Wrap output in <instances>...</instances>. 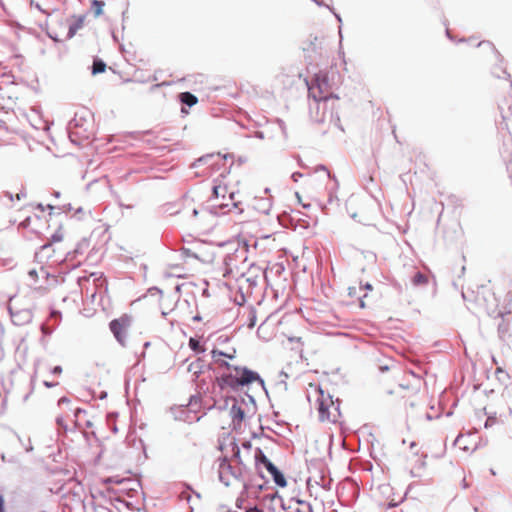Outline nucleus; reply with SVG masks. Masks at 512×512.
<instances>
[{
    "label": "nucleus",
    "mask_w": 512,
    "mask_h": 512,
    "mask_svg": "<svg viewBox=\"0 0 512 512\" xmlns=\"http://www.w3.org/2000/svg\"><path fill=\"white\" fill-rule=\"evenodd\" d=\"M467 309L478 319L490 317L497 319L502 315L499 301L495 294L485 287L478 288L476 292H462Z\"/></svg>",
    "instance_id": "1"
},
{
    "label": "nucleus",
    "mask_w": 512,
    "mask_h": 512,
    "mask_svg": "<svg viewBox=\"0 0 512 512\" xmlns=\"http://www.w3.org/2000/svg\"><path fill=\"white\" fill-rule=\"evenodd\" d=\"M308 401L310 407L317 411L319 420L322 422H336L340 416L339 401L326 393L322 388L310 386Z\"/></svg>",
    "instance_id": "2"
},
{
    "label": "nucleus",
    "mask_w": 512,
    "mask_h": 512,
    "mask_svg": "<svg viewBox=\"0 0 512 512\" xmlns=\"http://www.w3.org/2000/svg\"><path fill=\"white\" fill-rule=\"evenodd\" d=\"M262 382L260 376L247 368L233 366L228 371H223L216 378L218 386L223 389L237 390L239 387L249 385L253 382Z\"/></svg>",
    "instance_id": "3"
},
{
    "label": "nucleus",
    "mask_w": 512,
    "mask_h": 512,
    "mask_svg": "<svg viewBox=\"0 0 512 512\" xmlns=\"http://www.w3.org/2000/svg\"><path fill=\"white\" fill-rule=\"evenodd\" d=\"M316 81L318 86V95L313 93L311 88H309V97H312L313 99L312 102L309 103V112L311 118L316 123H324L327 120L330 107L335 106L336 102L339 100V97L333 93L324 94L318 76Z\"/></svg>",
    "instance_id": "4"
},
{
    "label": "nucleus",
    "mask_w": 512,
    "mask_h": 512,
    "mask_svg": "<svg viewBox=\"0 0 512 512\" xmlns=\"http://www.w3.org/2000/svg\"><path fill=\"white\" fill-rule=\"evenodd\" d=\"M107 484V492L111 498L118 501H124V496L133 497V492L136 491L135 486L137 483L130 478H108L104 480Z\"/></svg>",
    "instance_id": "5"
},
{
    "label": "nucleus",
    "mask_w": 512,
    "mask_h": 512,
    "mask_svg": "<svg viewBox=\"0 0 512 512\" xmlns=\"http://www.w3.org/2000/svg\"><path fill=\"white\" fill-rule=\"evenodd\" d=\"M243 467L237 466L227 458L219 459L218 474L220 481L226 486H233L240 482L244 474Z\"/></svg>",
    "instance_id": "6"
},
{
    "label": "nucleus",
    "mask_w": 512,
    "mask_h": 512,
    "mask_svg": "<svg viewBox=\"0 0 512 512\" xmlns=\"http://www.w3.org/2000/svg\"><path fill=\"white\" fill-rule=\"evenodd\" d=\"M98 295H100V301L98 305L101 306L103 316L109 318L113 315L111 308V299L108 295V282L103 273L98 274Z\"/></svg>",
    "instance_id": "7"
},
{
    "label": "nucleus",
    "mask_w": 512,
    "mask_h": 512,
    "mask_svg": "<svg viewBox=\"0 0 512 512\" xmlns=\"http://www.w3.org/2000/svg\"><path fill=\"white\" fill-rule=\"evenodd\" d=\"M87 115H90L94 120V114L91 111L82 110L81 112H76L74 118L69 122V138L74 144L82 145V142L79 140L80 131L73 132L72 127L83 128L87 123Z\"/></svg>",
    "instance_id": "8"
},
{
    "label": "nucleus",
    "mask_w": 512,
    "mask_h": 512,
    "mask_svg": "<svg viewBox=\"0 0 512 512\" xmlns=\"http://www.w3.org/2000/svg\"><path fill=\"white\" fill-rule=\"evenodd\" d=\"M110 329L122 345L127 343L130 338V322H110Z\"/></svg>",
    "instance_id": "9"
},
{
    "label": "nucleus",
    "mask_w": 512,
    "mask_h": 512,
    "mask_svg": "<svg viewBox=\"0 0 512 512\" xmlns=\"http://www.w3.org/2000/svg\"><path fill=\"white\" fill-rule=\"evenodd\" d=\"M216 181L217 180H214V183H216ZM227 193L229 194L228 195L229 200L232 201L231 207L232 208H238L240 202L233 201L235 193L233 191L228 192L227 185H223L222 186L221 184H214L213 187H212V194H211V197H210L209 200L218 199V198L225 199Z\"/></svg>",
    "instance_id": "10"
},
{
    "label": "nucleus",
    "mask_w": 512,
    "mask_h": 512,
    "mask_svg": "<svg viewBox=\"0 0 512 512\" xmlns=\"http://www.w3.org/2000/svg\"><path fill=\"white\" fill-rule=\"evenodd\" d=\"M303 345L304 342L301 336L290 335L287 336V341L283 343V349L285 351H293L295 355L302 358Z\"/></svg>",
    "instance_id": "11"
},
{
    "label": "nucleus",
    "mask_w": 512,
    "mask_h": 512,
    "mask_svg": "<svg viewBox=\"0 0 512 512\" xmlns=\"http://www.w3.org/2000/svg\"><path fill=\"white\" fill-rule=\"evenodd\" d=\"M242 447L247 451V456L246 457H242L241 451H240L239 447H236L234 449L233 458L230 461H232V463L237 465V466L243 467V470L245 471V469H246L245 459H250L251 443L250 442H244L242 444Z\"/></svg>",
    "instance_id": "12"
},
{
    "label": "nucleus",
    "mask_w": 512,
    "mask_h": 512,
    "mask_svg": "<svg viewBox=\"0 0 512 512\" xmlns=\"http://www.w3.org/2000/svg\"><path fill=\"white\" fill-rule=\"evenodd\" d=\"M53 253L54 249L52 248L51 243H45L40 246L38 251L35 252L34 260L39 264H43L53 256Z\"/></svg>",
    "instance_id": "13"
},
{
    "label": "nucleus",
    "mask_w": 512,
    "mask_h": 512,
    "mask_svg": "<svg viewBox=\"0 0 512 512\" xmlns=\"http://www.w3.org/2000/svg\"><path fill=\"white\" fill-rule=\"evenodd\" d=\"M230 415L232 418L233 426L235 428L240 427L245 418V412L242 409V407L239 405H236V404L232 405V407L230 409Z\"/></svg>",
    "instance_id": "14"
},
{
    "label": "nucleus",
    "mask_w": 512,
    "mask_h": 512,
    "mask_svg": "<svg viewBox=\"0 0 512 512\" xmlns=\"http://www.w3.org/2000/svg\"><path fill=\"white\" fill-rule=\"evenodd\" d=\"M7 311L9 316L11 318H14L16 316H21L23 318H30L31 315H30V312L28 310H17V311H14L12 305L9 303H5V304H0V312H1V315L0 316H3V313Z\"/></svg>",
    "instance_id": "15"
},
{
    "label": "nucleus",
    "mask_w": 512,
    "mask_h": 512,
    "mask_svg": "<svg viewBox=\"0 0 512 512\" xmlns=\"http://www.w3.org/2000/svg\"><path fill=\"white\" fill-rule=\"evenodd\" d=\"M85 17V15L73 16V21L69 23L67 38H72L77 33V31L82 28Z\"/></svg>",
    "instance_id": "16"
},
{
    "label": "nucleus",
    "mask_w": 512,
    "mask_h": 512,
    "mask_svg": "<svg viewBox=\"0 0 512 512\" xmlns=\"http://www.w3.org/2000/svg\"><path fill=\"white\" fill-rule=\"evenodd\" d=\"M161 295H162V290L156 286H153L147 290V293L145 295H143L142 297H140L136 301H134L133 304L147 302L149 300V298H155L156 303H157L160 300Z\"/></svg>",
    "instance_id": "17"
},
{
    "label": "nucleus",
    "mask_w": 512,
    "mask_h": 512,
    "mask_svg": "<svg viewBox=\"0 0 512 512\" xmlns=\"http://www.w3.org/2000/svg\"><path fill=\"white\" fill-rule=\"evenodd\" d=\"M221 156L220 153L218 154H214V153H210V154H206V155H203L199 158H197L192 164H191V168H198L200 167L201 165H204V164H209L213 169H215V163L214 162H211L215 157L219 158Z\"/></svg>",
    "instance_id": "18"
},
{
    "label": "nucleus",
    "mask_w": 512,
    "mask_h": 512,
    "mask_svg": "<svg viewBox=\"0 0 512 512\" xmlns=\"http://www.w3.org/2000/svg\"><path fill=\"white\" fill-rule=\"evenodd\" d=\"M88 247H89V239L83 238L80 242H78L77 246L75 247V249L73 251H69L66 254V259L67 260L69 258L75 259L77 256L84 254V252L88 249Z\"/></svg>",
    "instance_id": "19"
},
{
    "label": "nucleus",
    "mask_w": 512,
    "mask_h": 512,
    "mask_svg": "<svg viewBox=\"0 0 512 512\" xmlns=\"http://www.w3.org/2000/svg\"><path fill=\"white\" fill-rule=\"evenodd\" d=\"M178 99L183 106H187L189 108L193 107L198 103L197 96L189 91L179 93Z\"/></svg>",
    "instance_id": "20"
},
{
    "label": "nucleus",
    "mask_w": 512,
    "mask_h": 512,
    "mask_svg": "<svg viewBox=\"0 0 512 512\" xmlns=\"http://www.w3.org/2000/svg\"><path fill=\"white\" fill-rule=\"evenodd\" d=\"M255 209L263 214H268L272 207L270 198H259L255 200Z\"/></svg>",
    "instance_id": "21"
},
{
    "label": "nucleus",
    "mask_w": 512,
    "mask_h": 512,
    "mask_svg": "<svg viewBox=\"0 0 512 512\" xmlns=\"http://www.w3.org/2000/svg\"><path fill=\"white\" fill-rule=\"evenodd\" d=\"M212 358L214 359L215 363L218 365L219 368H224V371H228L229 368H232L233 365H230L226 360L222 359L224 352L214 349L211 352Z\"/></svg>",
    "instance_id": "22"
},
{
    "label": "nucleus",
    "mask_w": 512,
    "mask_h": 512,
    "mask_svg": "<svg viewBox=\"0 0 512 512\" xmlns=\"http://www.w3.org/2000/svg\"><path fill=\"white\" fill-rule=\"evenodd\" d=\"M327 119L329 120L330 123L339 128L341 131L344 130L343 127L341 126L340 116L336 105L330 107Z\"/></svg>",
    "instance_id": "23"
},
{
    "label": "nucleus",
    "mask_w": 512,
    "mask_h": 512,
    "mask_svg": "<svg viewBox=\"0 0 512 512\" xmlns=\"http://www.w3.org/2000/svg\"><path fill=\"white\" fill-rule=\"evenodd\" d=\"M208 210L211 214L218 216L227 214L229 211H231V208L229 203H220L209 206Z\"/></svg>",
    "instance_id": "24"
},
{
    "label": "nucleus",
    "mask_w": 512,
    "mask_h": 512,
    "mask_svg": "<svg viewBox=\"0 0 512 512\" xmlns=\"http://www.w3.org/2000/svg\"><path fill=\"white\" fill-rule=\"evenodd\" d=\"M254 458L256 461L262 463L267 471L274 469V464L265 456V454L262 452V450L257 449L254 455Z\"/></svg>",
    "instance_id": "25"
},
{
    "label": "nucleus",
    "mask_w": 512,
    "mask_h": 512,
    "mask_svg": "<svg viewBox=\"0 0 512 512\" xmlns=\"http://www.w3.org/2000/svg\"><path fill=\"white\" fill-rule=\"evenodd\" d=\"M268 472L272 475L274 482L278 486L285 487L287 485L284 475L276 468V466H274V469H271Z\"/></svg>",
    "instance_id": "26"
},
{
    "label": "nucleus",
    "mask_w": 512,
    "mask_h": 512,
    "mask_svg": "<svg viewBox=\"0 0 512 512\" xmlns=\"http://www.w3.org/2000/svg\"><path fill=\"white\" fill-rule=\"evenodd\" d=\"M428 280L429 279H428L427 275H425L424 273L418 271L412 277V284L414 286H421V285L427 284Z\"/></svg>",
    "instance_id": "27"
},
{
    "label": "nucleus",
    "mask_w": 512,
    "mask_h": 512,
    "mask_svg": "<svg viewBox=\"0 0 512 512\" xmlns=\"http://www.w3.org/2000/svg\"><path fill=\"white\" fill-rule=\"evenodd\" d=\"M46 208L50 210V212H49L50 216L53 214V211L55 209L60 210L59 214L60 213H68V212L73 210V207H72V205L70 203L64 204L62 206H54V205H51V204H47Z\"/></svg>",
    "instance_id": "28"
},
{
    "label": "nucleus",
    "mask_w": 512,
    "mask_h": 512,
    "mask_svg": "<svg viewBox=\"0 0 512 512\" xmlns=\"http://www.w3.org/2000/svg\"><path fill=\"white\" fill-rule=\"evenodd\" d=\"M506 301L507 303L500 309L502 315L499 316V318H501L502 320L506 315H512V298L506 295Z\"/></svg>",
    "instance_id": "29"
},
{
    "label": "nucleus",
    "mask_w": 512,
    "mask_h": 512,
    "mask_svg": "<svg viewBox=\"0 0 512 512\" xmlns=\"http://www.w3.org/2000/svg\"><path fill=\"white\" fill-rule=\"evenodd\" d=\"M63 240V233H62V225H60L57 230L51 235L50 241L48 243L54 244L61 242Z\"/></svg>",
    "instance_id": "30"
},
{
    "label": "nucleus",
    "mask_w": 512,
    "mask_h": 512,
    "mask_svg": "<svg viewBox=\"0 0 512 512\" xmlns=\"http://www.w3.org/2000/svg\"><path fill=\"white\" fill-rule=\"evenodd\" d=\"M298 507L294 510V512H313L310 504L305 501H297Z\"/></svg>",
    "instance_id": "31"
},
{
    "label": "nucleus",
    "mask_w": 512,
    "mask_h": 512,
    "mask_svg": "<svg viewBox=\"0 0 512 512\" xmlns=\"http://www.w3.org/2000/svg\"><path fill=\"white\" fill-rule=\"evenodd\" d=\"M189 346L193 351L197 353H202L205 351V349L200 345L199 341L196 340L195 338H190Z\"/></svg>",
    "instance_id": "32"
},
{
    "label": "nucleus",
    "mask_w": 512,
    "mask_h": 512,
    "mask_svg": "<svg viewBox=\"0 0 512 512\" xmlns=\"http://www.w3.org/2000/svg\"><path fill=\"white\" fill-rule=\"evenodd\" d=\"M238 246L242 249L243 253H247L249 251V241L245 238L238 240Z\"/></svg>",
    "instance_id": "33"
},
{
    "label": "nucleus",
    "mask_w": 512,
    "mask_h": 512,
    "mask_svg": "<svg viewBox=\"0 0 512 512\" xmlns=\"http://www.w3.org/2000/svg\"><path fill=\"white\" fill-rule=\"evenodd\" d=\"M181 252H182V255H184L185 257H191V258H194V259H199V256L196 253H194L189 248L182 247L181 248Z\"/></svg>",
    "instance_id": "34"
},
{
    "label": "nucleus",
    "mask_w": 512,
    "mask_h": 512,
    "mask_svg": "<svg viewBox=\"0 0 512 512\" xmlns=\"http://www.w3.org/2000/svg\"><path fill=\"white\" fill-rule=\"evenodd\" d=\"M316 171H325L327 173L328 178L333 179L335 183L338 185L337 179L335 176H332L327 167L324 164H319L316 167Z\"/></svg>",
    "instance_id": "35"
},
{
    "label": "nucleus",
    "mask_w": 512,
    "mask_h": 512,
    "mask_svg": "<svg viewBox=\"0 0 512 512\" xmlns=\"http://www.w3.org/2000/svg\"><path fill=\"white\" fill-rule=\"evenodd\" d=\"M276 123L278 124L284 138H287V128L285 122L280 118H276Z\"/></svg>",
    "instance_id": "36"
},
{
    "label": "nucleus",
    "mask_w": 512,
    "mask_h": 512,
    "mask_svg": "<svg viewBox=\"0 0 512 512\" xmlns=\"http://www.w3.org/2000/svg\"><path fill=\"white\" fill-rule=\"evenodd\" d=\"M247 310H248V314H247L246 320H249V321L257 320L256 310L252 306L247 307Z\"/></svg>",
    "instance_id": "37"
},
{
    "label": "nucleus",
    "mask_w": 512,
    "mask_h": 512,
    "mask_svg": "<svg viewBox=\"0 0 512 512\" xmlns=\"http://www.w3.org/2000/svg\"><path fill=\"white\" fill-rule=\"evenodd\" d=\"M107 65L104 60L98 57V74L106 71Z\"/></svg>",
    "instance_id": "38"
},
{
    "label": "nucleus",
    "mask_w": 512,
    "mask_h": 512,
    "mask_svg": "<svg viewBox=\"0 0 512 512\" xmlns=\"http://www.w3.org/2000/svg\"><path fill=\"white\" fill-rule=\"evenodd\" d=\"M89 70L91 71L92 76H96V55L92 56V64L89 66Z\"/></svg>",
    "instance_id": "39"
},
{
    "label": "nucleus",
    "mask_w": 512,
    "mask_h": 512,
    "mask_svg": "<svg viewBox=\"0 0 512 512\" xmlns=\"http://www.w3.org/2000/svg\"><path fill=\"white\" fill-rule=\"evenodd\" d=\"M28 276L34 281L37 282L38 280V271L33 268L28 271Z\"/></svg>",
    "instance_id": "40"
},
{
    "label": "nucleus",
    "mask_w": 512,
    "mask_h": 512,
    "mask_svg": "<svg viewBox=\"0 0 512 512\" xmlns=\"http://www.w3.org/2000/svg\"><path fill=\"white\" fill-rule=\"evenodd\" d=\"M84 214H85V211H84L83 207L80 206L75 210L74 217H77L78 220H81L82 215H84Z\"/></svg>",
    "instance_id": "41"
},
{
    "label": "nucleus",
    "mask_w": 512,
    "mask_h": 512,
    "mask_svg": "<svg viewBox=\"0 0 512 512\" xmlns=\"http://www.w3.org/2000/svg\"><path fill=\"white\" fill-rule=\"evenodd\" d=\"M96 5H97L96 0H90L89 13L93 14L95 17H96Z\"/></svg>",
    "instance_id": "42"
},
{
    "label": "nucleus",
    "mask_w": 512,
    "mask_h": 512,
    "mask_svg": "<svg viewBox=\"0 0 512 512\" xmlns=\"http://www.w3.org/2000/svg\"><path fill=\"white\" fill-rule=\"evenodd\" d=\"M97 182L105 185L106 187L109 186V180H108L107 175H103L101 177H98Z\"/></svg>",
    "instance_id": "43"
},
{
    "label": "nucleus",
    "mask_w": 512,
    "mask_h": 512,
    "mask_svg": "<svg viewBox=\"0 0 512 512\" xmlns=\"http://www.w3.org/2000/svg\"><path fill=\"white\" fill-rule=\"evenodd\" d=\"M304 176L303 173L299 172V171H296V172H293L292 175H291V179L294 181V182H297L300 178H302Z\"/></svg>",
    "instance_id": "44"
},
{
    "label": "nucleus",
    "mask_w": 512,
    "mask_h": 512,
    "mask_svg": "<svg viewBox=\"0 0 512 512\" xmlns=\"http://www.w3.org/2000/svg\"><path fill=\"white\" fill-rule=\"evenodd\" d=\"M104 6H105V2L103 0H98V16L103 14Z\"/></svg>",
    "instance_id": "45"
},
{
    "label": "nucleus",
    "mask_w": 512,
    "mask_h": 512,
    "mask_svg": "<svg viewBox=\"0 0 512 512\" xmlns=\"http://www.w3.org/2000/svg\"><path fill=\"white\" fill-rule=\"evenodd\" d=\"M112 320H123V321H126V320H131V317L128 314L124 313V314H122L119 317H114Z\"/></svg>",
    "instance_id": "46"
},
{
    "label": "nucleus",
    "mask_w": 512,
    "mask_h": 512,
    "mask_svg": "<svg viewBox=\"0 0 512 512\" xmlns=\"http://www.w3.org/2000/svg\"><path fill=\"white\" fill-rule=\"evenodd\" d=\"M248 161V158L246 156H238L236 162L240 166Z\"/></svg>",
    "instance_id": "47"
},
{
    "label": "nucleus",
    "mask_w": 512,
    "mask_h": 512,
    "mask_svg": "<svg viewBox=\"0 0 512 512\" xmlns=\"http://www.w3.org/2000/svg\"><path fill=\"white\" fill-rule=\"evenodd\" d=\"M348 295L350 297H355L357 295V288L356 287H349L348 288Z\"/></svg>",
    "instance_id": "48"
},
{
    "label": "nucleus",
    "mask_w": 512,
    "mask_h": 512,
    "mask_svg": "<svg viewBox=\"0 0 512 512\" xmlns=\"http://www.w3.org/2000/svg\"><path fill=\"white\" fill-rule=\"evenodd\" d=\"M295 195H296V197L298 198L299 203H301V205L303 206V208H305V209L310 208V206H311L310 204H305V203H302V202H301V197H300V195H299V193H298V192H296V193H295Z\"/></svg>",
    "instance_id": "49"
},
{
    "label": "nucleus",
    "mask_w": 512,
    "mask_h": 512,
    "mask_svg": "<svg viewBox=\"0 0 512 512\" xmlns=\"http://www.w3.org/2000/svg\"><path fill=\"white\" fill-rule=\"evenodd\" d=\"M295 158L297 159V162H298V165L301 167V168H307V166L303 163L301 157L299 155H296Z\"/></svg>",
    "instance_id": "50"
},
{
    "label": "nucleus",
    "mask_w": 512,
    "mask_h": 512,
    "mask_svg": "<svg viewBox=\"0 0 512 512\" xmlns=\"http://www.w3.org/2000/svg\"><path fill=\"white\" fill-rule=\"evenodd\" d=\"M26 197V192L24 190H21L19 193L16 194L17 200H21L22 198Z\"/></svg>",
    "instance_id": "51"
},
{
    "label": "nucleus",
    "mask_w": 512,
    "mask_h": 512,
    "mask_svg": "<svg viewBox=\"0 0 512 512\" xmlns=\"http://www.w3.org/2000/svg\"><path fill=\"white\" fill-rule=\"evenodd\" d=\"M361 289H365L367 291H371L373 289V286L372 284H370L369 282H366L362 287Z\"/></svg>",
    "instance_id": "52"
},
{
    "label": "nucleus",
    "mask_w": 512,
    "mask_h": 512,
    "mask_svg": "<svg viewBox=\"0 0 512 512\" xmlns=\"http://www.w3.org/2000/svg\"><path fill=\"white\" fill-rule=\"evenodd\" d=\"M503 397L506 399H512V390H507L503 393Z\"/></svg>",
    "instance_id": "53"
},
{
    "label": "nucleus",
    "mask_w": 512,
    "mask_h": 512,
    "mask_svg": "<svg viewBox=\"0 0 512 512\" xmlns=\"http://www.w3.org/2000/svg\"><path fill=\"white\" fill-rule=\"evenodd\" d=\"M222 158H223V160H225V161H226V160H228V159H232V160H233V159H234V154H232V153H226V154H224V155L222 156Z\"/></svg>",
    "instance_id": "54"
},
{
    "label": "nucleus",
    "mask_w": 512,
    "mask_h": 512,
    "mask_svg": "<svg viewBox=\"0 0 512 512\" xmlns=\"http://www.w3.org/2000/svg\"><path fill=\"white\" fill-rule=\"evenodd\" d=\"M444 24L446 25V36H447V38L450 39L451 41H454V37L451 35V32L448 29L447 24L446 23H444Z\"/></svg>",
    "instance_id": "55"
},
{
    "label": "nucleus",
    "mask_w": 512,
    "mask_h": 512,
    "mask_svg": "<svg viewBox=\"0 0 512 512\" xmlns=\"http://www.w3.org/2000/svg\"><path fill=\"white\" fill-rule=\"evenodd\" d=\"M4 195H5V197H7L10 201H13V200H14V195H13L11 192H9V191H5V192H4Z\"/></svg>",
    "instance_id": "56"
},
{
    "label": "nucleus",
    "mask_w": 512,
    "mask_h": 512,
    "mask_svg": "<svg viewBox=\"0 0 512 512\" xmlns=\"http://www.w3.org/2000/svg\"><path fill=\"white\" fill-rule=\"evenodd\" d=\"M426 455H422L421 458L418 459L419 467H423L425 465L424 458Z\"/></svg>",
    "instance_id": "57"
},
{
    "label": "nucleus",
    "mask_w": 512,
    "mask_h": 512,
    "mask_svg": "<svg viewBox=\"0 0 512 512\" xmlns=\"http://www.w3.org/2000/svg\"><path fill=\"white\" fill-rule=\"evenodd\" d=\"M329 9L334 13V15H335L336 19H337L339 22H342V18H341V16H340V14L336 13L332 7H330Z\"/></svg>",
    "instance_id": "58"
},
{
    "label": "nucleus",
    "mask_w": 512,
    "mask_h": 512,
    "mask_svg": "<svg viewBox=\"0 0 512 512\" xmlns=\"http://www.w3.org/2000/svg\"><path fill=\"white\" fill-rule=\"evenodd\" d=\"M31 5L34 6L35 8H37L39 11L41 12H44V10L42 9V7L40 6L39 3H34L33 1L31 2Z\"/></svg>",
    "instance_id": "59"
},
{
    "label": "nucleus",
    "mask_w": 512,
    "mask_h": 512,
    "mask_svg": "<svg viewBox=\"0 0 512 512\" xmlns=\"http://www.w3.org/2000/svg\"><path fill=\"white\" fill-rule=\"evenodd\" d=\"M235 350H233V353H224L223 357L233 359L234 358Z\"/></svg>",
    "instance_id": "60"
},
{
    "label": "nucleus",
    "mask_w": 512,
    "mask_h": 512,
    "mask_svg": "<svg viewBox=\"0 0 512 512\" xmlns=\"http://www.w3.org/2000/svg\"><path fill=\"white\" fill-rule=\"evenodd\" d=\"M40 272H41L42 274H44V276H45L46 278H48V277H49V275H50V274L45 270V268H44L43 266L40 268Z\"/></svg>",
    "instance_id": "61"
},
{
    "label": "nucleus",
    "mask_w": 512,
    "mask_h": 512,
    "mask_svg": "<svg viewBox=\"0 0 512 512\" xmlns=\"http://www.w3.org/2000/svg\"><path fill=\"white\" fill-rule=\"evenodd\" d=\"M62 372V368L60 366H56L54 369H53V373H56V374H59Z\"/></svg>",
    "instance_id": "62"
},
{
    "label": "nucleus",
    "mask_w": 512,
    "mask_h": 512,
    "mask_svg": "<svg viewBox=\"0 0 512 512\" xmlns=\"http://www.w3.org/2000/svg\"><path fill=\"white\" fill-rule=\"evenodd\" d=\"M277 273H281L284 270V266L282 264H277Z\"/></svg>",
    "instance_id": "63"
},
{
    "label": "nucleus",
    "mask_w": 512,
    "mask_h": 512,
    "mask_svg": "<svg viewBox=\"0 0 512 512\" xmlns=\"http://www.w3.org/2000/svg\"><path fill=\"white\" fill-rule=\"evenodd\" d=\"M359 307L360 308H364L365 307V302L363 300V297H359Z\"/></svg>",
    "instance_id": "64"
}]
</instances>
